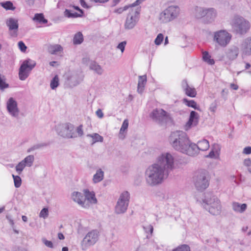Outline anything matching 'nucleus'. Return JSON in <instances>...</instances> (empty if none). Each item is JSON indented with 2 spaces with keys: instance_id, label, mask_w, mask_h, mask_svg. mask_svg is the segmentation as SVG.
I'll return each mask as SVG.
<instances>
[{
  "instance_id": "14",
  "label": "nucleus",
  "mask_w": 251,
  "mask_h": 251,
  "mask_svg": "<svg viewBox=\"0 0 251 251\" xmlns=\"http://www.w3.org/2000/svg\"><path fill=\"white\" fill-rule=\"evenodd\" d=\"M209 148V142L204 139L198 141L197 144L192 142L190 156H195L199 153V151H205Z\"/></svg>"
},
{
  "instance_id": "34",
  "label": "nucleus",
  "mask_w": 251,
  "mask_h": 251,
  "mask_svg": "<svg viewBox=\"0 0 251 251\" xmlns=\"http://www.w3.org/2000/svg\"><path fill=\"white\" fill-rule=\"evenodd\" d=\"M211 56L209 54L208 52L206 51L203 52L202 58L203 60L210 65L214 64L215 61L214 59H211Z\"/></svg>"
},
{
  "instance_id": "45",
  "label": "nucleus",
  "mask_w": 251,
  "mask_h": 251,
  "mask_svg": "<svg viewBox=\"0 0 251 251\" xmlns=\"http://www.w3.org/2000/svg\"><path fill=\"white\" fill-rule=\"evenodd\" d=\"M48 145L46 143H41V144H37V145H34L33 147H32L31 148L29 149L27 151V152H30L32 151H34L35 150H37V149H40L42 147H46Z\"/></svg>"
},
{
  "instance_id": "49",
  "label": "nucleus",
  "mask_w": 251,
  "mask_h": 251,
  "mask_svg": "<svg viewBox=\"0 0 251 251\" xmlns=\"http://www.w3.org/2000/svg\"><path fill=\"white\" fill-rule=\"evenodd\" d=\"M76 131L77 132V134H76L77 136L81 137L83 134V126L80 125L77 126L76 129Z\"/></svg>"
},
{
  "instance_id": "5",
  "label": "nucleus",
  "mask_w": 251,
  "mask_h": 251,
  "mask_svg": "<svg viewBox=\"0 0 251 251\" xmlns=\"http://www.w3.org/2000/svg\"><path fill=\"white\" fill-rule=\"evenodd\" d=\"M193 181L196 189L201 191L204 190L209 185V178L207 171L200 170L195 172Z\"/></svg>"
},
{
  "instance_id": "38",
  "label": "nucleus",
  "mask_w": 251,
  "mask_h": 251,
  "mask_svg": "<svg viewBox=\"0 0 251 251\" xmlns=\"http://www.w3.org/2000/svg\"><path fill=\"white\" fill-rule=\"evenodd\" d=\"M59 85V78L55 75L50 81V86L52 90L55 89Z\"/></svg>"
},
{
  "instance_id": "3",
  "label": "nucleus",
  "mask_w": 251,
  "mask_h": 251,
  "mask_svg": "<svg viewBox=\"0 0 251 251\" xmlns=\"http://www.w3.org/2000/svg\"><path fill=\"white\" fill-rule=\"evenodd\" d=\"M202 201V205L203 208L211 214L218 215L221 213L222 205L220 201L211 193L207 192L204 193Z\"/></svg>"
},
{
  "instance_id": "48",
  "label": "nucleus",
  "mask_w": 251,
  "mask_h": 251,
  "mask_svg": "<svg viewBox=\"0 0 251 251\" xmlns=\"http://www.w3.org/2000/svg\"><path fill=\"white\" fill-rule=\"evenodd\" d=\"M128 126V121L127 119H125L122 125V126L121 127L120 132V133H122L123 132H124L127 129Z\"/></svg>"
},
{
  "instance_id": "35",
  "label": "nucleus",
  "mask_w": 251,
  "mask_h": 251,
  "mask_svg": "<svg viewBox=\"0 0 251 251\" xmlns=\"http://www.w3.org/2000/svg\"><path fill=\"white\" fill-rule=\"evenodd\" d=\"M8 87L9 84L6 82L5 76L0 74V90L3 91Z\"/></svg>"
},
{
  "instance_id": "40",
  "label": "nucleus",
  "mask_w": 251,
  "mask_h": 251,
  "mask_svg": "<svg viewBox=\"0 0 251 251\" xmlns=\"http://www.w3.org/2000/svg\"><path fill=\"white\" fill-rule=\"evenodd\" d=\"M184 101L185 102L186 104L189 106L195 109L199 110V107L197 106V103L193 100H187L186 99H184Z\"/></svg>"
},
{
  "instance_id": "19",
  "label": "nucleus",
  "mask_w": 251,
  "mask_h": 251,
  "mask_svg": "<svg viewBox=\"0 0 251 251\" xmlns=\"http://www.w3.org/2000/svg\"><path fill=\"white\" fill-rule=\"evenodd\" d=\"M181 86L188 96L194 98L197 95V92L194 88L190 87L186 79H183L181 82Z\"/></svg>"
},
{
  "instance_id": "62",
  "label": "nucleus",
  "mask_w": 251,
  "mask_h": 251,
  "mask_svg": "<svg viewBox=\"0 0 251 251\" xmlns=\"http://www.w3.org/2000/svg\"><path fill=\"white\" fill-rule=\"evenodd\" d=\"M230 86L231 89L235 90H237L238 89V86L234 83L230 84Z\"/></svg>"
},
{
  "instance_id": "17",
  "label": "nucleus",
  "mask_w": 251,
  "mask_h": 251,
  "mask_svg": "<svg viewBox=\"0 0 251 251\" xmlns=\"http://www.w3.org/2000/svg\"><path fill=\"white\" fill-rule=\"evenodd\" d=\"M81 80L82 78L80 75L78 73H74L68 77L66 83L68 86L73 87L78 85Z\"/></svg>"
},
{
  "instance_id": "22",
  "label": "nucleus",
  "mask_w": 251,
  "mask_h": 251,
  "mask_svg": "<svg viewBox=\"0 0 251 251\" xmlns=\"http://www.w3.org/2000/svg\"><path fill=\"white\" fill-rule=\"evenodd\" d=\"M206 14L205 16V20L207 23L213 22L217 16L216 10L213 8L207 9Z\"/></svg>"
},
{
  "instance_id": "46",
  "label": "nucleus",
  "mask_w": 251,
  "mask_h": 251,
  "mask_svg": "<svg viewBox=\"0 0 251 251\" xmlns=\"http://www.w3.org/2000/svg\"><path fill=\"white\" fill-rule=\"evenodd\" d=\"M164 39V36L162 33H159L157 35L156 38L154 40V43L156 45H159L161 44Z\"/></svg>"
},
{
  "instance_id": "21",
  "label": "nucleus",
  "mask_w": 251,
  "mask_h": 251,
  "mask_svg": "<svg viewBox=\"0 0 251 251\" xmlns=\"http://www.w3.org/2000/svg\"><path fill=\"white\" fill-rule=\"evenodd\" d=\"M199 116L197 112L192 111L190 114L189 119L187 123L186 126L189 127L192 126H196L199 123Z\"/></svg>"
},
{
  "instance_id": "58",
  "label": "nucleus",
  "mask_w": 251,
  "mask_h": 251,
  "mask_svg": "<svg viewBox=\"0 0 251 251\" xmlns=\"http://www.w3.org/2000/svg\"><path fill=\"white\" fill-rule=\"evenodd\" d=\"M244 165L247 167L251 166V160L250 158H246L244 160Z\"/></svg>"
},
{
  "instance_id": "12",
  "label": "nucleus",
  "mask_w": 251,
  "mask_h": 251,
  "mask_svg": "<svg viewBox=\"0 0 251 251\" xmlns=\"http://www.w3.org/2000/svg\"><path fill=\"white\" fill-rule=\"evenodd\" d=\"M231 38V35L224 30H221L214 33V41L220 46L225 47L229 43Z\"/></svg>"
},
{
  "instance_id": "54",
  "label": "nucleus",
  "mask_w": 251,
  "mask_h": 251,
  "mask_svg": "<svg viewBox=\"0 0 251 251\" xmlns=\"http://www.w3.org/2000/svg\"><path fill=\"white\" fill-rule=\"evenodd\" d=\"M129 7H130V5L125 6L124 8L121 7V8H118V9L115 10V12L118 13V14H121L124 11L126 10L127 9H128Z\"/></svg>"
},
{
  "instance_id": "20",
  "label": "nucleus",
  "mask_w": 251,
  "mask_h": 251,
  "mask_svg": "<svg viewBox=\"0 0 251 251\" xmlns=\"http://www.w3.org/2000/svg\"><path fill=\"white\" fill-rule=\"evenodd\" d=\"M239 48L235 46H232L229 48L226 51V54L227 58L229 60H233L235 59L239 54Z\"/></svg>"
},
{
  "instance_id": "9",
  "label": "nucleus",
  "mask_w": 251,
  "mask_h": 251,
  "mask_svg": "<svg viewBox=\"0 0 251 251\" xmlns=\"http://www.w3.org/2000/svg\"><path fill=\"white\" fill-rule=\"evenodd\" d=\"M99 232L97 230H92L84 237L81 243L82 250L86 251L91 246L95 245L98 241Z\"/></svg>"
},
{
  "instance_id": "59",
  "label": "nucleus",
  "mask_w": 251,
  "mask_h": 251,
  "mask_svg": "<svg viewBox=\"0 0 251 251\" xmlns=\"http://www.w3.org/2000/svg\"><path fill=\"white\" fill-rule=\"evenodd\" d=\"M96 114L97 116L100 118H102L103 117V113L100 109H98L96 112Z\"/></svg>"
},
{
  "instance_id": "56",
  "label": "nucleus",
  "mask_w": 251,
  "mask_h": 251,
  "mask_svg": "<svg viewBox=\"0 0 251 251\" xmlns=\"http://www.w3.org/2000/svg\"><path fill=\"white\" fill-rule=\"evenodd\" d=\"M217 109V103L216 102H212L210 106L209 110L212 112H215Z\"/></svg>"
},
{
  "instance_id": "64",
  "label": "nucleus",
  "mask_w": 251,
  "mask_h": 251,
  "mask_svg": "<svg viewBox=\"0 0 251 251\" xmlns=\"http://www.w3.org/2000/svg\"><path fill=\"white\" fill-rule=\"evenodd\" d=\"M50 65L52 67H55L58 65V63L57 61H51L50 62Z\"/></svg>"
},
{
  "instance_id": "50",
  "label": "nucleus",
  "mask_w": 251,
  "mask_h": 251,
  "mask_svg": "<svg viewBox=\"0 0 251 251\" xmlns=\"http://www.w3.org/2000/svg\"><path fill=\"white\" fill-rule=\"evenodd\" d=\"M126 41H123L118 44V45L117 46V48L118 49L120 50L122 52H123L125 50V46H126Z\"/></svg>"
},
{
  "instance_id": "26",
  "label": "nucleus",
  "mask_w": 251,
  "mask_h": 251,
  "mask_svg": "<svg viewBox=\"0 0 251 251\" xmlns=\"http://www.w3.org/2000/svg\"><path fill=\"white\" fill-rule=\"evenodd\" d=\"M89 69L99 75H102L103 72L102 67L95 61H91Z\"/></svg>"
},
{
  "instance_id": "24",
  "label": "nucleus",
  "mask_w": 251,
  "mask_h": 251,
  "mask_svg": "<svg viewBox=\"0 0 251 251\" xmlns=\"http://www.w3.org/2000/svg\"><path fill=\"white\" fill-rule=\"evenodd\" d=\"M84 193L85 195L84 200H85V202L86 200L90 202L91 203H96L97 202V199L95 197V194L94 192H90L88 189H85L84 190Z\"/></svg>"
},
{
  "instance_id": "51",
  "label": "nucleus",
  "mask_w": 251,
  "mask_h": 251,
  "mask_svg": "<svg viewBox=\"0 0 251 251\" xmlns=\"http://www.w3.org/2000/svg\"><path fill=\"white\" fill-rule=\"evenodd\" d=\"M42 242L47 247L50 248H53V244L51 241H48V240H46L45 238H43Z\"/></svg>"
},
{
  "instance_id": "15",
  "label": "nucleus",
  "mask_w": 251,
  "mask_h": 251,
  "mask_svg": "<svg viewBox=\"0 0 251 251\" xmlns=\"http://www.w3.org/2000/svg\"><path fill=\"white\" fill-rule=\"evenodd\" d=\"M6 108L9 114L11 116L15 118L19 117L20 110L18 107V103L13 98H10L7 100Z\"/></svg>"
},
{
  "instance_id": "61",
  "label": "nucleus",
  "mask_w": 251,
  "mask_h": 251,
  "mask_svg": "<svg viewBox=\"0 0 251 251\" xmlns=\"http://www.w3.org/2000/svg\"><path fill=\"white\" fill-rule=\"evenodd\" d=\"M215 154L213 150L210 151V152L209 153V154L207 155H206V157H208V158H215Z\"/></svg>"
},
{
  "instance_id": "6",
  "label": "nucleus",
  "mask_w": 251,
  "mask_h": 251,
  "mask_svg": "<svg viewBox=\"0 0 251 251\" xmlns=\"http://www.w3.org/2000/svg\"><path fill=\"white\" fill-rule=\"evenodd\" d=\"M129 199L130 194L127 191H124L120 195L115 207V213L121 214L126 211Z\"/></svg>"
},
{
  "instance_id": "63",
  "label": "nucleus",
  "mask_w": 251,
  "mask_h": 251,
  "mask_svg": "<svg viewBox=\"0 0 251 251\" xmlns=\"http://www.w3.org/2000/svg\"><path fill=\"white\" fill-rule=\"evenodd\" d=\"M80 2L81 5L82 7L84 8H88L86 3L85 2L84 0H80Z\"/></svg>"
},
{
  "instance_id": "13",
  "label": "nucleus",
  "mask_w": 251,
  "mask_h": 251,
  "mask_svg": "<svg viewBox=\"0 0 251 251\" xmlns=\"http://www.w3.org/2000/svg\"><path fill=\"white\" fill-rule=\"evenodd\" d=\"M150 117L160 124L166 123L170 118L169 114L162 109H154L150 114Z\"/></svg>"
},
{
  "instance_id": "1",
  "label": "nucleus",
  "mask_w": 251,
  "mask_h": 251,
  "mask_svg": "<svg viewBox=\"0 0 251 251\" xmlns=\"http://www.w3.org/2000/svg\"><path fill=\"white\" fill-rule=\"evenodd\" d=\"M174 168L173 156L169 152L162 154L156 163L150 166L146 169L145 178L147 185L153 187L161 184Z\"/></svg>"
},
{
  "instance_id": "31",
  "label": "nucleus",
  "mask_w": 251,
  "mask_h": 251,
  "mask_svg": "<svg viewBox=\"0 0 251 251\" xmlns=\"http://www.w3.org/2000/svg\"><path fill=\"white\" fill-rule=\"evenodd\" d=\"M33 20L40 24H45L48 23V20L44 18V16L42 13L35 14L33 18Z\"/></svg>"
},
{
  "instance_id": "7",
  "label": "nucleus",
  "mask_w": 251,
  "mask_h": 251,
  "mask_svg": "<svg viewBox=\"0 0 251 251\" xmlns=\"http://www.w3.org/2000/svg\"><path fill=\"white\" fill-rule=\"evenodd\" d=\"M56 130L58 134L64 138H74L77 137L74 126L69 123L58 125Z\"/></svg>"
},
{
  "instance_id": "41",
  "label": "nucleus",
  "mask_w": 251,
  "mask_h": 251,
  "mask_svg": "<svg viewBox=\"0 0 251 251\" xmlns=\"http://www.w3.org/2000/svg\"><path fill=\"white\" fill-rule=\"evenodd\" d=\"M12 177L14 179V186L16 188H19L21 186L22 179L21 177L18 176H15L12 175Z\"/></svg>"
},
{
  "instance_id": "43",
  "label": "nucleus",
  "mask_w": 251,
  "mask_h": 251,
  "mask_svg": "<svg viewBox=\"0 0 251 251\" xmlns=\"http://www.w3.org/2000/svg\"><path fill=\"white\" fill-rule=\"evenodd\" d=\"M25 166V164L22 161L16 165L15 169L19 175L22 173Z\"/></svg>"
},
{
  "instance_id": "18",
  "label": "nucleus",
  "mask_w": 251,
  "mask_h": 251,
  "mask_svg": "<svg viewBox=\"0 0 251 251\" xmlns=\"http://www.w3.org/2000/svg\"><path fill=\"white\" fill-rule=\"evenodd\" d=\"M71 197L74 201L77 202L81 206L85 208H87L89 206L88 204L85 205V200H84L83 195L80 192H74L72 194Z\"/></svg>"
},
{
  "instance_id": "4",
  "label": "nucleus",
  "mask_w": 251,
  "mask_h": 251,
  "mask_svg": "<svg viewBox=\"0 0 251 251\" xmlns=\"http://www.w3.org/2000/svg\"><path fill=\"white\" fill-rule=\"evenodd\" d=\"M230 25L232 31L238 35L246 34L251 28L250 22L243 17L236 15L230 20Z\"/></svg>"
},
{
  "instance_id": "33",
  "label": "nucleus",
  "mask_w": 251,
  "mask_h": 251,
  "mask_svg": "<svg viewBox=\"0 0 251 251\" xmlns=\"http://www.w3.org/2000/svg\"><path fill=\"white\" fill-rule=\"evenodd\" d=\"M83 41V35L80 32H77L74 36L73 43L75 45L80 44Z\"/></svg>"
},
{
  "instance_id": "55",
  "label": "nucleus",
  "mask_w": 251,
  "mask_h": 251,
  "mask_svg": "<svg viewBox=\"0 0 251 251\" xmlns=\"http://www.w3.org/2000/svg\"><path fill=\"white\" fill-rule=\"evenodd\" d=\"M145 0H136L134 3L130 5V7L131 8H134L133 7L139 5Z\"/></svg>"
},
{
  "instance_id": "36",
  "label": "nucleus",
  "mask_w": 251,
  "mask_h": 251,
  "mask_svg": "<svg viewBox=\"0 0 251 251\" xmlns=\"http://www.w3.org/2000/svg\"><path fill=\"white\" fill-rule=\"evenodd\" d=\"M34 160V157L33 155H29L27 156L22 161L24 162L25 166L31 167Z\"/></svg>"
},
{
  "instance_id": "30",
  "label": "nucleus",
  "mask_w": 251,
  "mask_h": 251,
  "mask_svg": "<svg viewBox=\"0 0 251 251\" xmlns=\"http://www.w3.org/2000/svg\"><path fill=\"white\" fill-rule=\"evenodd\" d=\"M64 16L69 18H75L77 17H81V14H78L77 12H74L72 9H65L64 12Z\"/></svg>"
},
{
  "instance_id": "57",
  "label": "nucleus",
  "mask_w": 251,
  "mask_h": 251,
  "mask_svg": "<svg viewBox=\"0 0 251 251\" xmlns=\"http://www.w3.org/2000/svg\"><path fill=\"white\" fill-rule=\"evenodd\" d=\"M243 153L246 154H250L251 153V147H245L243 151Z\"/></svg>"
},
{
  "instance_id": "27",
  "label": "nucleus",
  "mask_w": 251,
  "mask_h": 251,
  "mask_svg": "<svg viewBox=\"0 0 251 251\" xmlns=\"http://www.w3.org/2000/svg\"><path fill=\"white\" fill-rule=\"evenodd\" d=\"M103 178L104 172L101 169H99L93 176V182L94 183H98L102 181Z\"/></svg>"
},
{
  "instance_id": "42",
  "label": "nucleus",
  "mask_w": 251,
  "mask_h": 251,
  "mask_svg": "<svg viewBox=\"0 0 251 251\" xmlns=\"http://www.w3.org/2000/svg\"><path fill=\"white\" fill-rule=\"evenodd\" d=\"M172 251H190V248L188 245L183 244L178 246Z\"/></svg>"
},
{
  "instance_id": "37",
  "label": "nucleus",
  "mask_w": 251,
  "mask_h": 251,
  "mask_svg": "<svg viewBox=\"0 0 251 251\" xmlns=\"http://www.w3.org/2000/svg\"><path fill=\"white\" fill-rule=\"evenodd\" d=\"M88 137H90L93 139V143H95L97 142H102L103 141V137L98 133H94L92 134H88Z\"/></svg>"
},
{
  "instance_id": "11",
  "label": "nucleus",
  "mask_w": 251,
  "mask_h": 251,
  "mask_svg": "<svg viewBox=\"0 0 251 251\" xmlns=\"http://www.w3.org/2000/svg\"><path fill=\"white\" fill-rule=\"evenodd\" d=\"M35 61L28 59L24 61L19 69V76L22 80H25L29 75V72L36 66Z\"/></svg>"
},
{
  "instance_id": "8",
  "label": "nucleus",
  "mask_w": 251,
  "mask_h": 251,
  "mask_svg": "<svg viewBox=\"0 0 251 251\" xmlns=\"http://www.w3.org/2000/svg\"><path fill=\"white\" fill-rule=\"evenodd\" d=\"M179 10L177 6H170L160 14L159 20L163 23L170 22L177 17Z\"/></svg>"
},
{
  "instance_id": "53",
  "label": "nucleus",
  "mask_w": 251,
  "mask_h": 251,
  "mask_svg": "<svg viewBox=\"0 0 251 251\" xmlns=\"http://www.w3.org/2000/svg\"><path fill=\"white\" fill-rule=\"evenodd\" d=\"M91 61H92V60H90L88 57H83L82 59V63L86 66H89V67Z\"/></svg>"
},
{
  "instance_id": "28",
  "label": "nucleus",
  "mask_w": 251,
  "mask_h": 251,
  "mask_svg": "<svg viewBox=\"0 0 251 251\" xmlns=\"http://www.w3.org/2000/svg\"><path fill=\"white\" fill-rule=\"evenodd\" d=\"M48 50L49 52L52 54H56L58 52L62 51L63 48L58 44L50 45L49 46Z\"/></svg>"
},
{
  "instance_id": "60",
  "label": "nucleus",
  "mask_w": 251,
  "mask_h": 251,
  "mask_svg": "<svg viewBox=\"0 0 251 251\" xmlns=\"http://www.w3.org/2000/svg\"><path fill=\"white\" fill-rule=\"evenodd\" d=\"M71 7H72L74 8V9L78 10L80 13L79 14H81L82 16L83 14V11L78 6H70Z\"/></svg>"
},
{
  "instance_id": "47",
  "label": "nucleus",
  "mask_w": 251,
  "mask_h": 251,
  "mask_svg": "<svg viewBox=\"0 0 251 251\" xmlns=\"http://www.w3.org/2000/svg\"><path fill=\"white\" fill-rule=\"evenodd\" d=\"M49 216V211L47 208H44L40 211L39 216L40 217L43 218L44 219H46Z\"/></svg>"
},
{
  "instance_id": "23",
  "label": "nucleus",
  "mask_w": 251,
  "mask_h": 251,
  "mask_svg": "<svg viewBox=\"0 0 251 251\" xmlns=\"http://www.w3.org/2000/svg\"><path fill=\"white\" fill-rule=\"evenodd\" d=\"M147 83L146 75H140L138 76V82L137 86V92L141 94L144 90L145 86Z\"/></svg>"
},
{
  "instance_id": "25",
  "label": "nucleus",
  "mask_w": 251,
  "mask_h": 251,
  "mask_svg": "<svg viewBox=\"0 0 251 251\" xmlns=\"http://www.w3.org/2000/svg\"><path fill=\"white\" fill-rule=\"evenodd\" d=\"M232 208L235 212L242 213L247 209V205L246 203L240 204L237 202H233Z\"/></svg>"
},
{
  "instance_id": "52",
  "label": "nucleus",
  "mask_w": 251,
  "mask_h": 251,
  "mask_svg": "<svg viewBox=\"0 0 251 251\" xmlns=\"http://www.w3.org/2000/svg\"><path fill=\"white\" fill-rule=\"evenodd\" d=\"M18 46L20 50L23 52L25 51L27 48L26 46L23 41L19 42Z\"/></svg>"
},
{
  "instance_id": "16",
  "label": "nucleus",
  "mask_w": 251,
  "mask_h": 251,
  "mask_svg": "<svg viewBox=\"0 0 251 251\" xmlns=\"http://www.w3.org/2000/svg\"><path fill=\"white\" fill-rule=\"evenodd\" d=\"M242 57L251 55V37L245 39L241 45Z\"/></svg>"
},
{
  "instance_id": "32",
  "label": "nucleus",
  "mask_w": 251,
  "mask_h": 251,
  "mask_svg": "<svg viewBox=\"0 0 251 251\" xmlns=\"http://www.w3.org/2000/svg\"><path fill=\"white\" fill-rule=\"evenodd\" d=\"M207 8H202V7H197L196 9V16L198 18H200L201 17H205V15L206 14V11Z\"/></svg>"
},
{
  "instance_id": "10",
  "label": "nucleus",
  "mask_w": 251,
  "mask_h": 251,
  "mask_svg": "<svg viewBox=\"0 0 251 251\" xmlns=\"http://www.w3.org/2000/svg\"><path fill=\"white\" fill-rule=\"evenodd\" d=\"M140 7L130 8L124 25L126 29H131L136 25L138 21L137 16L140 13Z\"/></svg>"
},
{
  "instance_id": "44",
  "label": "nucleus",
  "mask_w": 251,
  "mask_h": 251,
  "mask_svg": "<svg viewBox=\"0 0 251 251\" xmlns=\"http://www.w3.org/2000/svg\"><path fill=\"white\" fill-rule=\"evenodd\" d=\"M144 231L148 234H150V236H151L153 230V226L151 225H147L143 226Z\"/></svg>"
},
{
  "instance_id": "2",
  "label": "nucleus",
  "mask_w": 251,
  "mask_h": 251,
  "mask_svg": "<svg viewBox=\"0 0 251 251\" xmlns=\"http://www.w3.org/2000/svg\"><path fill=\"white\" fill-rule=\"evenodd\" d=\"M169 142L176 151L190 155L192 142L185 132L177 130L172 132L169 137Z\"/></svg>"
},
{
  "instance_id": "39",
  "label": "nucleus",
  "mask_w": 251,
  "mask_h": 251,
  "mask_svg": "<svg viewBox=\"0 0 251 251\" xmlns=\"http://www.w3.org/2000/svg\"><path fill=\"white\" fill-rule=\"evenodd\" d=\"M1 5L6 10H14L15 7H14L12 2L10 1H7L1 3Z\"/></svg>"
},
{
  "instance_id": "29",
  "label": "nucleus",
  "mask_w": 251,
  "mask_h": 251,
  "mask_svg": "<svg viewBox=\"0 0 251 251\" xmlns=\"http://www.w3.org/2000/svg\"><path fill=\"white\" fill-rule=\"evenodd\" d=\"M6 25L10 30H17L19 26L18 21L13 18H10L7 20Z\"/></svg>"
}]
</instances>
